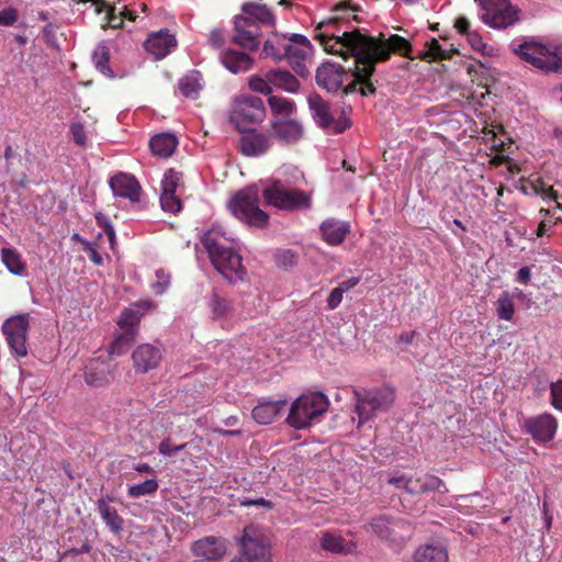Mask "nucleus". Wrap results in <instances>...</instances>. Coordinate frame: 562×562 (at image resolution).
Returning <instances> with one entry per match:
<instances>
[{
	"label": "nucleus",
	"mask_w": 562,
	"mask_h": 562,
	"mask_svg": "<svg viewBox=\"0 0 562 562\" xmlns=\"http://www.w3.org/2000/svg\"><path fill=\"white\" fill-rule=\"evenodd\" d=\"M428 48L422 53L420 58L427 61L450 59L456 49H443L436 38H432L428 44Z\"/></svg>",
	"instance_id": "nucleus-43"
},
{
	"label": "nucleus",
	"mask_w": 562,
	"mask_h": 562,
	"mask_svg": "<svg viewBox=\"0 0 562 562\" xmlns=\"http://www.w3.org/2000/svg\"><path fill=\"white\" fill-rule=\"evenodd\" d=\"M531 278V271L529 267H522L518 270L516 280L522 284H528Z\"/></svg>",
	"instance_id": "nucleus-62"
},
{
	"label": "nucleus",
	"mask_w": 562,
	"mask_h": 562,
	"mask_svg": "<svg viewBox=\"0 0 562 562\" xmlns=\"http://www.w3.org/2000/svg\"><path fill=\"white\" fill-rule=\"evenodd\" d=\"M336 37L334 47H348L350 56L356 57L357 64H362L355 72V79L345 90L346 93L358 91L363 97L374 95L376 88L371 81V77L375 71L378 63H384L391 58V54H397L403 57H411L412 44L408 40L397 34H393L384 38L383 34L379 37L363 34L361 30L345 31L340 36Z\"/></svg>",
	"instance_id": "nucleus-1"
},
{
	"label": "nucleus",
	"mask_w": 562,
	"mask_h": 562,
	"mask_svg": "<svg viewBox=\"0 0 562 562\" xmlns=\"http://www.w3.org/2000/svg\"><path fill=\"white\" fill-rule=\"evenodd\" d=\"M178 88L183 97L196 99L202 89L200 83V74L198 71H193L182 77L179 81Z\"/></svg>",
	"instance_id": "nucleus-39"
},
{
	"label": "nucleus",
	"mask_w": 562,
	"mask_h": 562,
	"mask_svg": "<svg viewBox=\"0 0 562 562\" xmlns=\"http://www.w3.org/2000/svg\"><path fill=\"white\" fill-rule=\"evenodd\" d=\"M1 261L5 268L14 276H23L26 271V265L21 258L20 252L11 247L1 249Z\"/></svg>",
	"instance_id": "nucleus-37"
},
{
	"label": "nucleus",
	"mask_w": 562,
	"mask_h": 562,
	"mask_svg": "<svg viewBox=\"0 0 562 562\" xmlns=\"http://www.w3.org/2000/svg\"><path fill=\"white\" fill-rule=\"evenodd\" d=\"M138 333L131 330H120L109 348V352L114 356H122L128 351L135 342Z\"/></svg>",
	"instance_id": "nucleus-38"
},
{
	"label": "nucleus",
	"mask_w": 562,
	"mask_h": 562,
	"mask_svg": "<svg viewBox=\"0 0 562 562\" xmlns=\"http://www.w3.org/2000/svg\"><path fill=\"white\" fill-rule=\"evenodd\" d=\"M286 406V401L260 402L254 407L252 418L260 425L272 423Z\"/></svg>",
	"instance_id": "nucleus-31"
},
{
	"label": "nucleus",
	"mask_w": 562,
	"mask_h": 562,
	"mask_svg": "<svg viewBox=\"0 0 562 562\" xmlns=\"http://www.w3.org/2000/svg\"><path fill=\"white\" fill-rule=\"evenodd\" d=\"M360 11V7L355 4L351 0H342L338 2L331 10V15L326 20L318 23L315 30V40H318L321 45L327 53L340 55L344 58L350 56L348 47L338 48V45L334 47L336 37L341 40L340 36L345 31L358 30L357 27H349L345 24H349L351 21L359 22L357 13Z\"/></svg>",
	"instance_id": "nucleus-2"
},
{
	"label": "nucleus",
	"mask_w": 562,
	"mask_h": 562,
	"mask_svg": "<svg viewBox=\"0 0 562 562\" xmlns=\"http://www.w3.org/2000/svg\"><path fill=\"white\" fill-rule=\"evenodd\" d=\"M209 306L214 319L226 318L232 312L231 301L221 296L217 292L212 293Z\"/></svg>",
	"instance_id": "nucleus-41"
},
{
	"label": "nucleus",
	"mask_w": 562,
	"mask_h": 562,
	"mask_svg": "<svg viewBox=\"0 0 562 562\" xmlns=\"http://www.w3.org/2000/svg\"><path fill=\"white\" fill-rule=\"evenodd\" d=\"M85 382L92 387H102L114 380V373L109 361L100 358L89 359L83 368Z\"/></svg>",
	"instance_id": "nucleus-21"
},
{
	"label": "nucleus",
	"mask_w": 562,
	"mask_h": 562,
	"mask_svg": "<svg viewBox=\"0 0 562 562\" xmlns=\"http://www.w3.org/2000/svg\"><path fill=\"white\" fill-rule=\"evenodd\" d=\"M178 146V139L175 135L162 133L154 136L149 142V147L154 156L160 158L170 157Z\"/></svg>",
	"instance_id": "nucleus-34"
},
{
	"label": "nucleus",
	"mask_w": 562,
	"mask_h": 562,
	"mask_svg": "<svg viewBox=\"0 0 562 562\" xmlns=\"http://www.w3.org/2000/svg\"><path fill=\"white\" fill-rule=\"evenodd\" d=\"M308 105L314 120L318 126L324 130L330 128L333 133L340 134L351 126V122L345 110H342L341 115L335 120L330 112L329 104L318 94L310 95Z\"/></svg>",
	"instance_id": "nucleus-12"
},
{
	"label": "nucleus",
	"mask_w": 562,
	"mask_h": 562,
	"mask_svg": "<svg viewBox=\"0 0 562 562\" xmlns=\"http://www.w3.org/2000/svg\"><path fill=\"white\" fill-rule=\"evenodd\" d=\"M273 260L278 268L289 270L299 262V255L292 249H277L273 254Z\"/></svg>",
	"instance_id": "nucleus-46"
},
{
	"label": "nucleus",
	"mask_w": 562,
	"mask_h": 562,
	"mask_svg": "<svg viewBox=\"0 0 562 562\" xmlns=\"http://www.w3.org/2000/svg\"><path fill=\"white\" fill-rule=\"evenodd\" d=\"M414 562H449L447 548L441 543H426L415 551Z\"/></svg>",
	"instance_id": "nucleus-32"
},
{
	"label": "nucleus",
	"mask_w": 562,
	"mask_h": 562,
	"mask_svg": "<svg viewBox=\"0 0 562 562\" xmlns=\"http://www.w3.org/2000/svg\"><path fill=\"white\" fill-rule=\"evenodd\" d=\"M262 0H256L255 2H245L241 5V15L249 18V20L260 26H276V16L271 10L261 3Z\"/></svg>",
	"instance_id": "nucleus-28"
},
{
	"label": "nucleus",
	"mask_w": 562,
	"mask_h": 562,
	"mask_svg": "<svg viewBox=\"0 0 562 562\" xmlns=\"http://www.w3.org/2000/svg\"><path fill=\"white\" fill-rule=\"evenodd\" d=\"M18 20V14L14 9H5L0 11V25L10 26Z\"/></svg>",
	"instance_id": "nucleus-57"
},
{
	"label": "nucleus",
	"mask_w": 562,
	"mask_h": 562,
	"mask_svg": "<svg viewBox=\"0 0 562 562\" xmlns=\"http://www.w3.org/2000/svg\"><path fill=\"white\" fill-rule=\"evenodd\" d=\"M362 64H357L355 58V69L349 74L345 67L333 63H323L316 70V83L319 88L325 89L327 92L337 93L341 91L342 94L348 95L345 90L355 79V72Z\"/></svg>",
	"instance_id": "nucleus-10"
},
{
	"label": "nucleus",
	"mask_w": 562,
	"mask_h": 562,
	"mask_svg": "<svg viewBox=\"0 0 562 562\" xmlns=\"http://www.w3.org/2000/svg\"><path fill=\"white\" fill-rule=\"evenodd\" d=\"M111 502H113V497L109 495L99 498L97 501V509L106 527L113 533L120 535L124 529V519L119 515L116 508L110 505Z\"/></svg>",
	"instance_id": "nucleus-29"
},
{
	"label": "nucleus",
	"mask_w": 562,
	"mask_h": 562,
	"mask_svg": "<svg viewBox=\"0 0 562 562\" xmlns=\"http://www.w3.org/2000/svg\"><path fill=\"white\" fill-rule=\"evenodd\" d=\"M70 134H71L72 140L77 145H79V146H85L86 145L87 136H86L83 124H81L79 122L72 123L70 125Z\"/></svg>",
	"instance_id": "nucleus-54"
},
{
	"label": "nucleus",
	"mask_w": 562,
	"mask_h": 562,
	"mask_svg": "<svg viewBox=\"0 0 562 562\" xmlns=\"http://www.w3.org/2000/svg\"><path fill=\"white\" fill-rule=\"evenodd\" d=\"M454 27L462 35H468L471 33L470 32V22L465 16L457 18V20L454 22Z\"/></svg>",
	"instance_id": "nucleus-59"
},
{
	"label": "nucleus",
	"mask_w": 562,
	"mask_h": 562,
	"mask_svg": "<svg viewBox=\"0 0 562 562\" xmlns=\"http://www.w3.org/2000/svg\"><path fill=\"white\" fill-rule=\"evenodd\" d=\"M267 205L284 211L310 209L312 200L308 193L299 189H288L280 180H273L262 190Z\"/></svg>",
	"instance_id": "nucleus-8"
},
{
	"label": "nucleus",
	"mask_w": 562,
	"mask_h": 562,
	"mask_svg": "<svg viewBox=\"0 0 562 562\" xmlns=\"http://www.w3.org/2000/svg\"><path fill=\"white\" fill-rule=\"evenodd\" d=\"M161 351L159 348L150 345H139L132 353V359L136 372L146 373L156 369L161 361Z\"/></svg>",
	"instance_id": "nucleus-24"
},
{
	"label": "nucleus",
	"mask_w": 562,
	"mask_h": 562,
	"mask_svg": "<svg viewBox=\"0 0 562 562\" xmlns=\"http://www.w3.org/2000/svg\"><path fill=\"white\" fill-rule=\"evenodd\" d=\"M468 36V40L471 44V46L476 49V50H481L485 45L481 38V36L477 34V33H470L467 35Z\"/></svg>",
	"instance_id": "nucleus-63"
},
{
	"label": "nucleus",
	"mask_w": 562,
	"mask_h": 562,
	"mask_svg": "<svg viewBox=\"0 0 562 562\" xmlns=\"http://www.w3.org/2000/svg\"><path fill=\"white\" fill-rule=\"evenodd\" d=\"M360 277H351L349 279H347L346 281H342L341 283H339L338 288L341 289L342 293H346L348 292L349 290H351L352 288H355L356 285H358L360 283Z\"/></svg>",
	"instance_id": "nucleus-61"
},
{
	"label": "nucleus",
	"mask_w": 562,
	"mask_h": 562,
	"mask_svg": "<svg viewBox=\"0 0 562 562\" xmlns=\"http://www.w3.org/2000/svg\"><path fill=\"white\" fill-rule=\"evenodd\" d=\"M272 136L280 142L292 144L303 135L302 124L293 119L277 117L270 122Z\"/></svg>",
	"instance_id": "nucleus-25"
},
{
	"label": "nucleus",
	"mask_w": 562,
	"mask_h": 562,
	"mask_svg": "<svg viewBox=\"0 0 562 562\" xmlns=\"http://www.w3.org/2000/svg\"><path fill=\"white\" fill-rule=\"evenodd\" d=\"M551 405L562 412V379L550 385Z\"/></svg>",
	"instance_id": "nucleus-53"
},
{
	"label": "nucleus",
	"mask_w": 562,
	"mask_h": 562,
	"mask_svg": "<svg viewBox=\"0 0 562 562\" xmlns=\"http://www.w3.org/2000/svg\"><path fill=\"white\" fill-rule=\"evenodd\" d=\"M93 60L97 69H99L102 74L111 72L109 60L110 53L105 46H99L93 54Z\"/></svg>",
	"instance_id": "nucleus-50"
},
{
	"label": "nucleus",
	"mask_w": 562,
	"mask_h": 562,
	"mask_svg": "<svg viewBox=\"0 0 562 562\" xmlns=\"http://www.w3.org/2000/svg\"><path fill=\"white\" fill-rule=\"evenodd\" d=\"M496 313L499 319L512 321L515 314L513 295L508 291H503L496 301Z\"/></svg>",
	"instance_id": "nucleus-42"
},
{
	"label": "nucleus",
	"mask_w": 562,
	"mask_h": 562,
	"mask_svg": "<svg viewBox=\"0 0 562 562\" xmlns=\"http://www.w3.org/2000/svg\"><path fill=\"white\" fill-rule=\"evenodd\" d=\"M207 43L215 49H222L226 44L225 31L222 27H214L211 30Z\"/></svg>",
	"instance_id": "nucleus-52"
},
{
	"label": "nucleus",
	"mask_w": 562,
	"mask_h": 562,
	"mask_svg": "<svg viewBox=\"0 0 562 562\" xmlns=\"http://www.w3.org/2000/svg\"><path fill=\"white\" fill-rule=\"evenodd\" d=\"M389 484L404 488L407 493L413 495L439 491L441 487H446L441 479L428 473L412 476H394L389 479ZM445 490L447 491V488Z\"/></svg>",
	"instance_id": "nucleus-17"
},
{
	"label": "nucleus",
	"mask_w": 562,
	"mask_h": 562,
	"mask_svg": "<svg viewBox=\"0 0 562 562\" xmlns=\"http://www.w3.org/2000/svg\"><path fill=\"white\" fill-rule=\"evenodd\" d=\"M226 540L215 536H207L191 544L193 562H218L226 553Z\"/></svg>",
	"instance_id": "nucleus-18"
},
{
	"label": "nucleus",
	"mask_w": 562,
	"mask_h": 562,
	"mask_svg": "<svg viewBox=\"0 0 562 562\" xmlns=\"http://www.w3.org/2000/svg\"><path fill=\"white\" fill-rule=\"evenodd\" d=\"M522 429L526 434L530 435L537 442L551 441L558 429L557 418L549 414L543 413L535 417L526 418L522 424Z\"/></svg>",
	"instance_id": "nucleus-19"
},
{
	"label": "nucleus",
	"mask_w": 562,
	"mask_h": 562,
	"mask_svg": "<svg viewBox=\"0 0 562 562\" xmlns=\"http://www.w3.org/2000/svg\"><path fill=\"white\" fill-rule=\"evenodd\" d=\"M261 30L249 18L239 14L234 19L231 42L248 52H257L260 47Z\"/></svg>",
	"instance_id": "nucleus-16"
},
{
	"label": "nucleus",
	"mask_w": 562,
	"mask_h": 562,
	"mask_svg": "<svg viewBox=\"0 0 562 562\" xmlns=\"http://www.w3.org/2000/svg\"><path fill=\"white\" fill-rule=\"evenodd\" d=\"M342 291L338 286L333 289L327 297V307L335 310L342 301Z\"/></svg>",
	"instance_id": "nucleus-58"
},
{
	"label": "nucleus",
	"mask_w": 562,
	"mask_h": 562,
	"mask_svg": "<svg viewBox=\"0 0 562 562\" xmlns=\"http://www.w3.org/2000/svg\"><path fill=\"white\" fill-rule=\"evenodd\" d=\"M329 406L327 396L321 392L303 394L291 405L286 423L295 429H305L318 423Z\"/></svg>",
	"instance_id": "nucleus-4"
},
{
	"label": "nucleus",
	"mask_w": 562,
	"mask_h": 562,
	"mask_svg": "<svg viewBox=\"0 0 562 562\" xmlns=\"http://www.w3.org/2000/svg\"><path fill=\"white\" fill-rule=\"evenodd\" d=\"M159 488L156 477L147 479L139 484L128 486L127 495L132 498H138L146 495L155 494Z\"/></svg>",
	"instance_id": "nucleus-45"
},
{
	"label": "nucleus",
	"mask_w": 562,
	"mask_h": 562,
	"mask_svg": "<svg viewBox=\"0 0 562 562\" xmlns=\"http://www.w3.org/2000/svg\"><path fill=\"white\" fill-rule=\"evenodd\" d=\"M224 240L226 237L220 227H212L201 238L214 268L231 283L237 282L244 279L246 269L241 263V256L226 247Z\"/></svg>",
	"instance_id": "nucleus-3"
},
{
	"label": "nucleus",
	"mask_w": 562,
	"mask_h": 562,
	"mask_svg": "<svg viewBox=\"0 0 562 562\" xmlns=\"http://www.w3.org/2000/svg\"><path fill=\"white\" fill-rule=\"evenodd\" d=\"M160 204L164 211L176 214L182 209V202L176 194L161 193Z\"/></svg>",
	"instance_id": "nucleus-51"
},
{
	"label": "nucleus",
	"mask_w": 562,
	"mask_h": 562,
	"mask_svg": "<svg viewBox=\"0 0 562 562\" xmlns=\"http://www.w3.org/2000/svg\"><path fill=\"white\" fill-rule=\"evenodd\" d=\"M524 61L544 74L562 75V47L538 42H525L515 49Z\"/></svg>",
	"instance_id": "nucleus-5"
},
{
	"label": "nucleus",
	"mask_w": 562,
	"mask_h": 562,
	"mask_svg": "<svg viewBox=\"0 0 562 562\" xmlns=\"http://www.w3.org/2000/svg\"><path fill=\"white\" fill-rule=\"evenodd\" d=\"M105 11V23L102 24L103 29H120L123 25V14L122 11L116 13V9L114 5H109L103 9Z\"/></svg>",
	"instance_id": "nucleus-49"
},
{
	"label": "nucleus",
	"mask_w": 562,
	"mask_h": 562,
	"mask_svg": "<svg viewBox=\"0 0 562 562\" xmlns=\"http://www.w3.org/2000/svg\"><path fill=\"white\" fill-rule=\"evenodd\" d=\"M268 104L272 114L276 116L289 117L294 113L296 109L295 103L292 100L278 95H270L268 99Z\"/></svg>",
	"instance_id": "nucleus-40"
},
{
	"label": "nucleus",
	"mask_w": 562,
	"mask_h": 562,
	"mask_svg": "<svg viewBox=\"0 0 562 562\" xmlns=\"http://www.w3.org/2000/svg\"><path fill=\"white\" fill-rule=\"evenodd\" d=\"M158 452L165 457H171L173 454L171 438L167 437L159 443Z\"/></svg>",
	"instance_id": "nucleus-60"
},
{
	"label": "nucleus",
	"mask_w": 562,
	"mask_h": 562,
	"mask_svg": "<svg viewBox=\"0 0 562 562\" xmlns=\"http://www.w3.org/2000/svg\"><path fill=\"white\" fill-rule=\"evenodd\" d=\"M415 338V331L403 333L398 336V342L411 345Z\"/></svg>",
	"instance_id": "nucleus-64"
},
{
	"label": "nucleus",
	"mask_w": 562,
	"mask_h": 562,
	"mask_svg": "<svg viewBox=\"0 0 562 562\" xmlns=\"http://www.w3.org/2000/svg\"><path fill=\"white\" fill-rule=\"evenodd\" d=\"M481 8L482 21L495 29H505L519 20L520 10L509 0H474Z\"/></svg>",
	"instance_id": "nucleus-9"
},
{
	"label": "nucleus",
	"mask_w": 562,
	"mask_h": 562,
	"mask_svg": "<svg viewBox=\"0 0 562 562\" xmlns=\"http://www.w3.org/2000/svg\"><path fill=\"white\" fill-rule=\"evenodd\" d=\"M269 81L273 87L290 93H295L300 89V81L288 70H269Z\"/></svg>",
	"instance_id": "nucleus-35"
},
{
	"label": "nucleus",
	"mask_w": 562,
	"mask_h": 562,
	"mask_svg": "<svg viewBox=\"0 0 562 562\" xmlns=\"http://www.w3.org/2000/svg\"><path fill=\"white\" fill-rule=\"evenodd\" d=\"M322 239L329 246H339L350 233V224L334 217L326 218L319 225Z\"/></svg>",
	"instance_id": "nucleus-26"
},
{
	"label": "nucleus",
	"mask_w": 562,
	"mask_h": 562,
	"mask_svg": "<svg viewBox=\"0 0 562 562\" xmlns=\"http://www.w3.org/2000/svg\"><path fill=\"white\" fill-rule=\"evenodd\" d=\"M182 179V173L175 169H169L165 172L161 181V193L176 194L177 188Z\"/></svg>",
	"instance_id": "nucleus-47"
},
{
	"label": "nucleus",
	"mask_w": 562,
	"mask_h": 562,
	"mask_svg": "<svg viewBox=\"0 0 562 562\" xmlns=\"http://www.w3.org/2000/svg\"><path fill=\"white\" fill-rule=\"evenodd\" d=\"M140 317L142 315L137 310L125 308L117 319V326L120 330H131L138 333Z\"/></svg>",
	"instance_id": "nucleus-44"
},
{
	"label": "nucleus",
	"mask_w": 562,
	"mask_h": 562,
	"mask_svg": "<svg viewBox=\"0 0 562 562\" xmlns=\"http://www.w3.org/2000/svg\"><path fill=\"white\" fill-rule=\"evenodd\" d=\"M244 135L239 139V150L248 157H257L266 154L271 147L270 136L250 128L243 132Z\"/></svg>",
	"instance_id": "nucleus-23"
},
{
	"label": "nucleus",
	"mask_w": 562,
	"mask_h": 562,
	"mask_svg": "<svg viewBox=\"0 0 562 562\" xmlns=\"http://www.w3.org/2000/svg\"><path fill=\"white\" fill-rule=\"evenodd\" d=\"M110 187L115 196L128 199L132 203L140 199L142 187L132 175L123 172L114 175L110 179Z\"/></svg>",
	"instance_id": "nucleus-22"
},
{
	"label": "nucleus",
	"mask_w": 562,
	"mask_h": 562,
	"mask_svg": "<svg viewBox=\"0 0 562 562\" xmlns=\"http://www.w3.org/2000/svg\"><path fill=\"white\" fill-rule=\"evenodd\" d=\"M240 544L243 557L246 561L235 558L231 562H270V546L255 527L249 526L244 529Z\"/></svg>",
	"instance_id": "nucleus-13"
},
{
	"label": "nucleus",
	"mask_w": 562,
	"mask_h": 562,
	"mask_svg": "<svg viewBox=\"0 0 562 562\" xmlns=\"http://www.w3.org/2000/svg\"><path fill=\"white\" fill-rule=\"evenodd\" d=\"M312 54L313 46L306 36L302 34L290 36L284 59L297 76L305 77L308 75L307 63L311 61Z\"/></svg>",
	"instance_id": "nucleus-14"
},
{
	"label": "nucleus",
	"mask_w": 562,
	"mask_h": 562,
	"mask_svg": "<svg viewBox=\"0 0 562 562\" xmlns=\"http://www.w3.org/2000/svg\"><path fill=\"white\" fill-rule=\"evenodd\" d=\"M82 250L88 254L89 259L95 265L101 266L103 263V257L98 252L95 246L89 241H82Z\"/></svg>",
	"instance_id": "nucleus-55"
},
{
	"label": "nucleus",
	"mask_w": 562,
	"mask_h": 562,
	"mask_svg": "<svg viewBox=\"0 0 562 562\" xmlns=\"http://www.w3.org/2000/svg\"><path fill=\"white\" fill-rule=\"evenodd\" d=\"M29 314L16 315L8 318L2 325V331L11 351L16 357L27 355L26 335L29 329Z\"/></svg>",
	"instance_id": "nucleus-15"
},
{
	"label": "nucleus",
	"mask_w": 562,
	"mask_h": 562,
	"mask_svg": "<svg viewBox=\"0 0 562 562\" xmlns=\"http://www.w3.org/2000/svg\"><path fill=\"white\" fill-rule=\"evenodd\" d=\"M267 115L261 98L252 94H240L234 98L229 112V122L239 132L250 131L255 125L261 124Z\"/></svg>",
	"instance_id": "nucleus-6"
},
{
	"label": "nucleus",
	"mask_w": 562,
	"mask_h": 562,
	"mask_svg": "<svg viewBox=\"0 0 562 562\" xmlns=\"http://www.w3.org/2000/svg\"><path fill=\"white\" fill-rule=\"evenodd\" d=\"M220 58L223 66L232 74L246 72L254 65V58L248 53L234 48L223 49Z\"/></svg>",
	"instance_id": "nucleus-27"
},
{
	"label": "nucleus",
	"mask_w": 562,
	"mask_h": 562,
	"mask_svg": "<svg viewBox=\"0 0 562 562\" xmlns=\"http://www.w3.org/2000/svg\"><path fill=\"white\" fill-rule=\"evenodd\" d=\"M248 87L254 92L270 95L272 92V83L269 81V71L266 72L265 78L259 76L249 77Z\"/></svg>",
	"instance_id": "nucleus-48"
},
{
	"label": "nucleus",
	"mask_w": 562,
	"mask_h": 562,
	"mask_svg": "<svg viewBox=\"0 0 562 562\" xmlns=\"http://www.w3.org/2000/svg\"><path fill=\"white\" fill-rule=\"evenodd\" d=\"M369 528L371 532L383 541L401 543L405 539L404 530L408 529V526L401 519L378 516L370 521Z\"/></svg>",
	"instance_id": "nucleus-20"
},
{
	"label": "nucleus",
	"mask_w": 562,
	"mask_h": 562,
	"mask_svg": "<svg viewBox=\"0 0 562 562\" xmlns=\"http://www.w3.org/2000/svg\"><path fill=\"white\" fill-rule=\"evenodd\" d=\"M321 546L334 553H350L355 548L352 542H347L340 535L333 532H323Z\"/></svg>",
	"instance_id": "nucleus-36"
},
{
	"label": "nucleus",
	"mask_w": 562,
	"mask_h": 562,
	"mask_svg": "<svg viewBox=\"0 0 562 562\" xmlns=\"http://www.w3.org/2000/svg\"><path fill=\"white\" fill-rule=\"evenodd\" d=\"M355 396L357 398L356 413L360 424L369 420L375 412L387 409L395 400L394 390L390 386L367 391L363 395L355 391Z\"/></svg>",
	"instance_id": "nucleus-11"
},
{
	"label": "nucleus",
	"mask_w": 562,
	"mask_h": 562,
	"mask_svg": "<svg viewBox=\"0 0 562 562\" xmlns=\"http://www.w3.org/2000/svg\"><path fill=\"white\" fill-rule=\"evenodd\" d=\"M176 45V40L168 31H159L150 34L144 43L145 49L156 59L164 58Z\"/></svg>",
	"instance_id": "nucleus-30"
},
{
	"label": "nucleus",
	"mask_w": 562,
	"mask_h": 562,
	"mask_svg": "<svg viewBox=\"0 0 562 562\" xmlns=\"http://www.w3.org/2000/svg\"><path fill=\"white\" fill-rule=\"evenodd\" d=\"M157 282L154 284L157 294H162L165 290L169 286V276L162 270L159 269L156 271Z\"/></svg>",
	"instance_id": "nucleus-56"
},
{
	"label": "nucleus",
	"mask_w": 562,
	"mask_h": 562,
	"mask_svg": "<svg viewBox=\"0 0 562 562\" xmlns=\"http://www.w3.org/2000/svg\"><path fill=\"white\" fill-rule=\"evenodd\" d=\"M231 212L250 226L265 227L269 215L259 207V192L256 187H246L237 191L228 202Z\"/></svg>",
	"instance_id": "nucleus-7"
},
{
	"label": "nucleus",
	"mask_w": 562,
	"mask_h": 562,
	"mask_svg": "<svg viewBox=\"0 0 562 562\" xmlns=\"http://www.w3.org/2000/svg\"><path fill=\"white\" fill-rule=\"evenodd\" d=\"M290 36L273 32L271 36L263 43L262 55L265 57H271L276 61L284 59L285 50Z\"/></svg>",
	"instance_id": "nucleus-33"
}]
</instances>
